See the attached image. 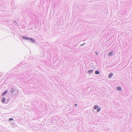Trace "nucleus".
<instances>
[{"mask_svg": "<svg viewBox=\"0 0 132 132\" xmlns=\"http://www.w3.org/2000/svg\"><path fill=\"white\" fill-rule=\"evenodd\" d=\"M11 91L12 92H13V90L12 89H11Z\"/></svg>", "mask_w": 132, "mask_h": 132, "instance_id": "ddd939ff", "label": "nucleus"}, {"mask_svg": "<svg viewBox=\"0 0 132 132\" xmlns=\"http://www.w3.org/2000/svg\"><path fill=\"white\" fill-rule=\"evenodd\" d=\"M5 101V98H3L2 100V102H4Z\"/></svg>", "mask_w": 132, "mask_h": 132, "instance_id": "423d86ee", "label": "nucleus"}, {"mask_svg": "<svg viewBox=\"0 0 132 132\" xmlns=\"http://www.w3.org/2000/svg\"><path fill=\"white\" fill-rule=\"evenodd\" d=\"M22 38L23 39H26V40H28L29 39V38L25 36H23L22 37Z\"/></svg>", "mask_w": 132, "mask_h": 132, "instance_id": "f257e3e1", "label": "nucleus"}, {"mask_svg": "<svg viewBox=\"0 0 132 132\" xmlns=\"http://www.w3.org/2000/svg\"><path fill=\"white\" fill-rule=\"evenodd\" d=\"M97 54V53H96V54Z\"/></svg>", "mask_w": 132, "mask_h": 132, "instance_id": "4468645a", "label": "nucleus"}, {"mask_svg": "<svg viewBox=\"0 0 132 132\" xmlns=\"http://www.w3.org/2000/svg\"><path fill=\"white\" fill-rule=\"evenodd\" d=\"M99 73V72L97 71H95V73L96 74H98Z\"/></svg>", "mask_w": 132, "mask_h": 132, "instance_id": "1a4fd4ad", "label": "nucleus"}, {"mask_svg": "<svg viewBox=\"0 0 132 132\" xmlns=\"http://www.w3.org/2000/svg\"><path fill=\"white\" fill-rule=\"evenodd\" d=\"M77 104H75V106H77Z\"/></svg>", "mask_w": 132, "mask_h": 132, "instance_id": "f8f14e48", "label": "nucleus"}, {"mask_svg": "<svg viewBox=\"0 0 132 132\" xmlns=\"http://www.w3.org/2000/svg\"><path fill=\"white\" fill-rule=\"evenodd\" d=\"M7 92V91L6 90H5V92H4L3 93L2 95H4Z\"/></svg>", "mask_w": 132, "mask_h": 132, "instance_id": "39448f33", "label": "nucleus"}, {"mask_svg": "<svg viewBox=\"0 0 132 132\" xmlns=\"http://www.w3.org/2000/svg\"><path fill=\"white\" fill-rule=\"evenodd\" d=\"M30 40H31L32 42H35L34 41L33 39H32V38H30Z\"/></svg>", "mask_w": 132, "mask_h": 132, "instance_id": "9d476101", "label": "nucleus"}, {"mask_svg": "<svg viewBox=\"0 0 132 132\" xmlns=\"http://www.w3.org/2000/svg\"><path fill=\"white\" fill-rule=\"evenodd\" d=\"M100 110H101V109L99 107L98 108H97V111L98 112H99L100 111Z\"/></svg>", "mask_w": 132, "mask_h": 132, "instance_id": "0eeeda50", "label": "nucleus"}, {"mask_svg": "<svg viewBox=\"0 0 132 132\" xmlns=\"http://www.w3.org/2000/svg\"><path fill=\"white\" fill-rule=\"evenodd\" d=\"M13 120V119L12 118H10V119H9V121H10V120Z\"/></svg>", "mask_w": 132, "mask_h": 132, "instance_id": "9b49d317", "label": "nucleus"}, {"mask_svg": "<svg viewBox=\"0 0 132 132\" xmlns=\"http://www.w3.org/2000/svg\"><path fill=\"white\" fill-rule=\"evenodd\" d=\"M113 53V52H110L109 53V55L110 56H111L112 55Z\"/></svg>", "mask_w": 132, "mask_h": 132, "instance_id": "20e7f679", "label": "nucleus"}, {"mask_svg": "<svg viewBox=\"0 0 132 132\" xmlns=\"http://www.w3.org/2000/svg\"><path fill=\"white\" fill-rule=\"evenodd\" d=\"M117 89L119 90H121V88L120 87H117Z\"/></svg>", "mask_w": 132, "mask_h": 132, "instance_id": "7ed1b4c3", "label": "nucleus"}, {"mask_svg": "<svg viewBox=\"0 0 132 132\" xmlns=\"http://www.w3.org/2000/svg\"><path fill=\"white\" fill-rule=\"evenodd\" d=\"M97 107H98V106L96 105L94 106V109H95L96 108H97Z\"/></svg>", "mask_w": 132, "mask_h": 132, "instance_id": "6e6552de", "label": "nucleus"}, {"mask_svg": "<svg viewBox=\"0 0 132 132\" xmlns=\"http://www.w3.org/2000/svg\"><path fill=\"white\" fill-rule=\"evenodd\" d=\"M113 75L112 73H110L109 75V78H110Z\"/></svg>", "mask_w": 132, "mask_h": 132, "instance_id": "f03ea898", "label": "nucleus"}]
</instances>
